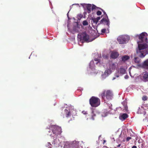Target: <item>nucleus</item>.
Masks as SVG:
<instances>
[{
  "mask_svg": "<svg viewBox=\"0 0 148 148\" xmlns=\"http://www.w3.org/2000/svg\"><path fill=\"white\" fill-rule=\"evenodd\" d=\"M89 103L91 106L96 107L100 105V101L99 98L92 96L89 100Z\"/></svg>",
  "mask_w": 148,
  "mask_h": 148,
  "instance_id": "nucleus-1",
  "label": "nucleus"
},
{
  "mask_svg": "<svg viewBox=\"0 0 148 148\" xmlns=\"http://www.w3.org/2000/svg\"><path fill=\"white\" fill-rule=\"evenodd\" d=\"M78 38L80 39V41L82 42H89V36L86 34L85 32H84L81 34H78L77 36Z\"/></svg>",
  "mask_w": 148,
  "mask_h": 148,
  "instance_id": "nucleus-2",
  "label": "nucleus"
},
{
  "mask_svg": "<svg viewBox=\"0 0 148 148\" xmlns=\"http://www.w3.org/2000/svg\"><path fill=\"white\" fill-rule=\"evenodd\" d=\"M101 95L103 99H104L106 97L107 99L110 100L111 99L112 94V92L110 90H104L101 94Z\"/></svg>",
  "mask_w": 148,
  "mask_h": 148,
  "instance_id": "nucleus-3",
  "label": "nucleus"
},
{
  "mask_svg": "<svg viewBox=\"0 0 148 148\" xmlns=\"http://www.w3.org/2000/svg\"><path fill=\"white\" fill-rule=\"evenodd\" d=\"M129 37L126 35H122L117 38V41L119 44H124L126 43L129 40Z\"/></svg>",
  "mask_w": 148,
  "mask_h": 148,
  "instance_id": "nucleus-4",
  "label": "nucleus"
},
{
  "mask_svg": "<svg viewBox=\"0 0 148 148\" xmlns=\"http://www.w3.org/2000/svg\"><path fill=\"white\" fill-rule=\"evenodd\" d=\"M52 132L53 134L58 135L60 134L62 132L61 128L56 125H53L51 127Z\"/></svg>",
  "mask_w": 148,
  "mask_h": 148,
  "instance_id": "nucleus-5",
  "label": "nucleus"
},
{
  "mask_svg": "<svg viewBox=\"0 0 148 148\" xmlns=\"http://www.w3.org/2000/svg\"><path fill=\"white\" fill-rule=\"evenodd\" d=\"M79 142L74 140L68 144L67 148H80L79 147Z\"/></svg>",
  "mask_w": 148,
  "mask_h": 148,
  "instance_id": "nucleus-6",
  "label": "nucleus"
},
{
  "mask_svg": "<svg viewBox=\"0 0 148 148\" xmlns=\"http://www.w3.org/2000/svg\"><path fill=\"white\" fill-rule=\"evenodd\" d=\"M147 34L145 32H143L141 33L139 36V38L140 40L142 42L145 41L147 42Z\"/></svg>",
  "mask_w": 148,
  "mask_h": 148,
  "instance_id": "nucleus-7",
  "label": "nucleus"
},
{
  "mask_svg": "<svg viewBox=\"0 0 148 148\" xmlns=\"http://www.w3.org/2000/svg\"><path fill=\"white\" fill-rule=\"evenodd\" d=\"M99 23L106 25L109 27L110 21L108 18H107L106 17H105V18H103L101 20Z\"/></svg>",
  "mask_w": 148,
  "mask_h": 148,
  "instance_id": "nucleus-8",
  "label": "nucleus"
},
{
  "mask_svg": "<svg viewBox=\"0 0 148 148\" xmlns=\"http://www.w3.org/2000/svg\"><path fill=\"white\" fill-rule=\"evenodd\" d=\"M71 114L70 112V110L65 109L64 111V114H62V116L63 118L64 117H68L71 116Z\"/></svg>",
  "mask_w": 148,
  "mask_h": 148,
  "instance_id": "nucleus-9",
  "label": "nucleus"
},
{
  "mask_svg": "<svg viewBox=\"0 0 148 148\" xmlns=\"http://www.w3.org/2000/svg\"><path fill=\"white\" fill-rule=\"evenodd\" d=\"M147 45L146 44H139L138 45V50L140 52L142 50L147 48Z\"/></svg>",
  "mask_w": 148,
  "mask_h": 148,
  "instance_id": "nucleus-10",
  "label": "nucleus"
},
{
  "mask_svg": "<svg viewBox=\"0 0 148 148\" xmlns=\"http://www.w3.org/2000/svg\"><path fill=\"white\" fill-rule=\"evenodd\" d=\"M119 55V53L118 52L115 51H112L111 53L110 57L112 59H116L118 57Z\"/></svg>",
  "mask_w": 148,
  "mask_h": 148,
  "instance_id": "nucleus-11",
  "label": "nucleus"
},
{
  "mask_svg": "<svg viewBox=\"0 0 148 148\" xmlns=\"http://www.w3.org/2000/svg\"><path fill=\"white\" fill-rule=\"evenodd\" d=\"M141 66L144 68L148 69V59L145 60Z\"/></svg>",
  "mask_w": 148,
  "mask_h": 148,
  "instance_id": "nucleus-12",
  "label": "nucleus"
},
{
  "mask_svg": "<svg viewBox=\"0 0 148 148\" xmlns=\"http://www.w3.org/2000/svg\"><path fill=\"white\" fill-rule=\"evenodd\" d=\"M143 51H141V52H140L138 51L137 50V53H140V54L139 55V56L142 58H144L146 54V53L143 52Z\"/></svg>",
  "mask_w": 148,
  "mask_h": 148,
  "instance_id": "nucleus-13",
  "label": "nucleus"
},
{
  "mask_svg": "<svg viewBox=\"0 0 148 148\" xmlns=\"http://www.w3.org/2000/svg\"><path fill=\"white\" fill-rule=\"evenodd\" d=\"M121 59L122 61L125 62L130 59V57L125 55L122 56Z\"/></svg>",
  "mask_w": 148,
  "mask_h": 148,
  "instance_id": "nucleus-14",
  "label": "nucleus"
},
{
  "mask_svg": "<svg viewBox=\"0 0 148 148\" xmlns=\"http://www.w3.org/2000/svg\"><path fill=\"white\" fill-rule=\"evenodd\" d=\"M128 117V115L126 113L123 114L121 116H120V119L121 120L123 119L125 120Z\"/></svg>",
  "mask_w": 148,
  "mask_h": 148,
  "instance_id": "nucleus-15",
  "label": "nucleus"
},
{
  "mask_svg": "<svg viewBox=\"0 0 148 148\" xmlns=\"http://www.w3.org/2000/svg\"><path fill=\"white\" fill-rule=\"evenodd\" d=\"M91 7L92 5L90 4H88L86 6V8L88 10V13L89 14L91 12Z\"/></svg>",
  "mask_w": 148,
  "mask_h": 148,
  "instance_id": "nucleus-16",
  "label": "nucleus"
},
{
  "mask_svg": "<svg viewBox=\"0 0 148 148\" xmlns=\"http://www.w3.org/2000/svg\"><path fill=\"white\" fill-rule=\"evenodd\" d=\"M140 59L138 57H135L134 58V61L135 63L138 64H140Z\"/></svg>",
  "mask_w": 148,
  "mask_h": 148,
  "instance_id": "nucleus-17",
  "label": "nucleus"
},
{
  "mask_svg": "<svg viewBox=\"0 0 148 148\" xmlns=\"http://www.w3.org/2000/svg\"><path fill=\"white\" fill-rule=\"evenodd\" d=\"M126 70L123 67H121L119 70V72L120 74H123L125 73Z\"/></svg>",
  "mask_w": 148,
  "mask_h": 148,
  "instance_id": "nucleus-18",
  "label": "nucleus"
},
{
  "mask_svg": "<svg viewBox=\"0 0 148 148\" xmlns=\"http://www.w3.org/2000/svg\"><path fill=\"white\" fill-rule=\"evenodd\" d=\"M143 78L145 80H147L148 78V73L145 72L143 73Z\"/></svg>",
  "mask_w": 148,
  "mask_h": 148,
  "instance_id": "nucleus-19",
  "label": "nucleus"
},
{
  "mask_svg": "<svg viewBox=\"0 0 148 148\" xmlns=\"http://www.w3.org/2000/svg\"><path fill=\"white\" fill-rule=\"evenodd\" d=\"M110 67L112 70L115 69L116 66L114 63H112L110 64Z\"/></svg>",
  "mask_w": 148,
  "mask_h": 148,
  "instance_id": "nucleus-20",
  "label": "nucleus"
},
{
  "mask_svg": "<svg viewBox=\"0 0 148 148\" xmlns=\"http://www.w3.org/2000/svg\"><path fill=\"white\" fill-rule=\"evenodd\" d=\"M94 111H92V113H91V119L93 120H94V117L95 116H96L95 114L94 113Z\"/></svg>",
  "mask_w": 148,
  "mask_h": 148,
  "instance_id": "nucleus-21",
  "label": "nucleus"
},
{
  "mask_svg": "<svg viewBox=\"0 0 148 148\" xmlns=\"http://www.w3.org/2000/svg\"><path fill=\"white\" fill-rule=\"evenodd\" d=\"M92 20L93 22V23H95L96 24H97V23L98 22V21H97L96 18H92Z\"/></svg>",
  "mask_w": 148,
  "mask_h": 148,
  "instance_id": "nucleus-22",
  "label": "nucleus"
},
{
  "mask_svg": "<svg viewBox=\"0 0 148 148\" xmlns=\"http://www.w3.org/2000/svg\"><path fill=\"white\" fill-rule=\"evenodd\" d=\"M82 24L84 26L87 25H88V22L86 20L83 21L82 22Z\"/></svg>",
  "mask_w": 148,
  "mask_h": 148,
  "instance_id": "nucleus-23",
  "label": "nucleus"
},
{
  "mask_svg": "<svg viewBox=\"0 0 148 148\" xmlns=\"http://www.w3.org/2000/svg\"><path fill=\"white\" fill-rule=\"evenodd\" d=\"M92 7V10H94L96 9V8L99 9L100 8H99L96 7L95 5H93Z\"/></svg>",
  "mask_w": 148,
  "mask_h": 148,
  "instance_id": "nucleus-24",
  "label": "nucleus"
},
{
  "mask_svg": "<svg viewBox=\"0 0 148 148\" xmlns=\"http://www.w3.org/2000/svg\"><path fill=\"white\" fill-rule=\"evenodd\" d=\"M99 9L101 10L103 12L105 16V17H106L107 18H108V16L107 14H106V12H105V11L101 8H99Z\"/></svg>",
  "mask_w": 148,
  "mask_h": 148,
  "instance_id": "nucleus-25",
  "label": "nucleus"
},
{
  "mask_svg": "<svg viewBox=\"0 0 148 148\" xmlns=\"http://www.w3.org/2000/svg\"><path fill=\"white\" fill-rule=\"evenodd\" d=\"M147 99V97L146 96H143L142 97V99L144 101H146Z\"/></svg>",
  "mask_w": 148,
  "mask_h": 148,
  "instance_id": "nucleus-26",
  "label": "nucleus"
},
{
  "mask_svg": "<svg viewBox=\"0 0 148 148\" xmlns=\"http://www.w3.org/2000/svg\"><path fill=\"white\" fill-rule=\"evenodd\" d=\"M46 146L48 147V148H51V145L50 144V143H48L47 144Z\"/></svg>",
  "mask_w": 148,
  "mask_h": 148,
  "instance_id": "nucleus-27",
  "label": "nucleus"
},
{
  "mask_svg": "<svg viewBox=\"0 0 148 148\" xmlns=\"http://www.w3.org/2000/svg\"><path fill=\"white\" fill-rule=\"evenodd\" d=\"M97 14L98 16H100L101 14V12L100 11H98L96 13Z\"/></svg>",
  "mask_w": 148,
  "mask_h": 148,
  "instance_id": "nucleus-28",
  "label": "nucleus"
},
{
  "mask_svg": "<svg viewBox=\"0 0 148 148\" xmlns=\"http://www.w3.org/2000/svg\"><path fill=\"white\" fill-rule=\"evenodd\" d=\"M132 139V138L131 137H127L126 138V141H129L130 139Z\"/></svg>",
  "mask_w": 148,
  "mask_h": 148,
  "instance_id": "nucleus-29",
  "label": "nucleus"
},
{
  "mask_svg": "<svg viewBox=\"0 0 148 148\" xmlns=\"http://www.w3.org/2000/svg\"><path fill=\"white\" fill-rule=\"evenodd\" d=\"M106 29H102L101 30V32L102 33H105V32H106Z\"/></svg>",
  "mask_w": 148,
  "mask_h": 148,
  "instance_id": "nucleus-30",
  "label": "nucleus"
},
{
  "mask_svg": "<svg viewBox=\"0 0 148 148\" xmlns=\"http://www.w3.org/2000/svg\"><path fill=\"white\" fill-rule=\"evenodd\" d=\"M94 60L96 61H97L98 62L97 63L99 62L100 61L99 59L98 58H95Z\"/></svg>",
  "mask_w": 148,
  "mask_h": 148,
  "instance_id": "nucleus-31",
  "label": "nucleus"
},
{
  "mask_svg": "<svg viewBox=\"0 0 148 148\" xmlns=\"http://www.w3.org/2000/svg\"><path fill=\"white\" fill-rule=\"evenodd\" d=\"M125 109V111H127V106H125L124 107Z\"/></svg>",
  "mask_w": 148,
  "mask_h": 148,
  "instance_id": "nucleus-32",
  "label": "nucleus"
},
{
  "mask_svg": "<svg viewBox=\"0 0 148 148\" xmlns=\"http://www.w3.org/2000/svg\"><path fill=\"white\" fill-rule=\"evenodd\" d=\"M100 18H101V17H100V16L98 17L97 18H96V19L98 21L100 19Z\"/></svg>",
  "mask_w": 148,
  "mask_h": 148,
  "instance_id": "nucleus-33",
  "label": "nucleus"
},
{
  "mask_svg": "<svg viewBox=\"0 0 148 148\" xmlns=\"http://www.w3.org/2000/svg\"><path fill=\"white\" fill-rule=\"evenodd\" d=\"M128 78H129V76L127 75H125V79H127Z\"/></svg>",
  "mask_w": 148,
  "mask_h": 148,
  "instance_id": "nucleus-34",
  "label": "nucleus"
},
{
  "mask_svg": "<svg viewBox=\"0 0 148 148\" xmlns=\"http://www.w3.org/2000/svg\"><path fill=\"white\" fill-rule=\"evenodd\" d=\"M47 131H48L49 132H51V130L50 129H49V128H47Z\"/></svg>",
  "mask_w": 148,
  "mask_h": 148,
  "instance_id": "nucleus-35",
  "label": "nucleus"
},
{
  "mask_svg": "<svg viewBox=\"0 0 148 148\" xmlns=\"http://www.w3.org/2000/svg\"><path fill=\"white\" fill-rule=\"evenodd\" d=\"M132 148H137V147L136 146L134 145L132 147Z\"/></svg>",
  "mask_w": 148,
  "mask_h": 148,
  "instance_id": "nucleus-36",
  "label": "nucleus"
},
{
  "mask_svg": "<svg viewBox=\"0 0 148 148\" xmlns=\"http://www.w3.org/2000/svg\"><path fill=\"white\" fill-rule=\"evenodd\" d=\"M103 58H107V56H104L103 55Z\"/></svg>",
  "mask_w": 148,
  "mask_h": 148,
  "instance_id": "nucleus-37",
  "label": "nucleus"
},
{
  "mask_svg": "<svg viewBox=\"0 0 148 148\" xmlns=\"http://www.w3.org/2000/svg\"><path fill=\"white\" fill-rule=\"evenodd\" d=\"M121 145V144H119V145H118L117 146V147H120V146Z\"/></svg>",
  "mask_w": 148,
  "mask_h": 148,
  "instance_id": "nucleus-38",
  "label": "nucleus"
},
{
  "mask_svg": "<svg viewBox=\"0 0 148 148\" xmlns=\"http://www.w3.org/2000/svg\"><path fill=\"white\" fill-rule=\"evenodd\" d=\"M106 142V141L105 140H103V144Z\"/></svg>",
  "mask_w": 148,
  "mask_h": 148,
  "instance_id": "nucleus-39",
  "label": "nucleus"
},
{
  "mask_svg": "<svg viewBox=\"0 0 148 148\" xmlns=\"http://www.w3.org/2000/svg\"><path fill=\"white\" fill-rule=\"evenodd\" d=\"M75 4L76 5H79V4Z\"/></svg>",
  "mask_w": 148,
  "mask_h": 148,
  "instance_id": "nucleus-40",
  "label": "nucleus"
},
{
  "mask_svg": "<svg viewBox=\"0 0 148 148\" xmlns=\"http://www.w3.org/2000/svg\"><path fill=\"white\" fill-rule=\"evenodd\" d=\"M103 15H102L101 16V17H102L103 16Z\"/></svg>",
  "mask_w": 148,
  "mask_h": 148,
  "instance_id": "nucleus-41",
  "label": "nucleus"
},
{
  "mask_svg": "<svg viewBox=\"0 0 148 148\" xmlns=\"http://www.w3.org/2000/svg\"><path fill=\"white\" fill-rule=\"evenodd\" d=\"M106 71H105V73H106Z\"/></svg>",
  "mask_w": 148,
  "mask_h": 148,
  "instance_id": "nucleus-42",
  "label": "nucleus"
},
{
  "mask_svg": "<svg viewBox=\"0 0 148 148\" xmlns=\"http://www.w3.org/2000/svg\"><path fill=\"white\" fill-rule=\"evenodd\" d=\"M114 148H116V147H114Z\"/></svg>",
  "mask_w": 148,
  "mask_h": 148,
  "instance_id": "nucleus-43",
  "label": "nucleus"
},
{
  "mask_svg": "<svg viewBox=\"0 0 148 148\" xmlns=\"http://www.w3.org/2000/svg\"><path fill=\"white\" fill-rule=\"evenodd\" d=\"M131 136H132V135H130Z\"/></svg>",
  "mask_w": 148,
  "mask_h": 148,
  "instance_id": "nucleus-44",
  "label": "nucleus"
},
{
  "mask_svg": "<svg viewBox=\"0 0 148 148\" xmlns=\"http://www.w3.org/2000/svg\"><path fill=\"white\" fill-rule=\"evenodd\" d=\"M131 136H132V135H130Z\"/></svg>",
  "mask_w": 148,
  "mask_h": 148,
  "instance_id": "nucleus-45",
  "label": "nucleus"
}]
</instances>
